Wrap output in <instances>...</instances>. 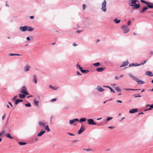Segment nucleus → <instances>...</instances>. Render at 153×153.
Returning <instances> with one entry per match:
<instances>
[{
  "mask_svg": "<svg viewBox=\"0 0 153 153\" xmlns=\"http://www.w3.org/2000/svg\"><path fill=\"white\" fill-rule=\"evenodd\" d=\"M5 136L8 138L13 139V138L12 137L9 133H7L5 134Z\"/></svg>",
  "mask_w": 153,
  "mask_h": 153,
  "instance_id": "obj_27",
  "label": "nucleus"
},
{
  "mask_svg": "<svg viewBox=\"0 0 153 153\" xmlns=\"http://www.w3.org/2000/svg\"><path fill=\"white\" fill-rule=\"evenodd\" d=\"M9 55L10 56H15L14 54H13V53H10V54H9Z\"/></svg>",
  "mask_w": 153,
  "mask_h": 153,
  "instance_id": "obj_58",
  "label": "nucleus"
},
{
  "mask_svg": "<svg viewBox=\"0 0 153 153\" xmlns=\"http://www.w3.org/2000/svg\"><path fill=\"white\" fill-rule=\"evenodd\" d=\"M81 66H80V65L79 64H77L76 65V68H79Z\"/></svg>",
  "mask_w": 153,
  "mask_h": 153,
  "instance_id": "obj_47",
  "label": "nucleus"
},
{
  "mask_svg": "<svg viewBox=\"0 0 153 153\" xmlns=\"http://www.w3.org/2000/svg\"><path fill=\"white\" fill-rule=\"evenodd\" d=\"M30 68V66H29L28 65H26L24 68V71L25 72L29 71Z\"/></svg>",
  "mask_w": 153,
  "mask_h": 153,
  "instance_id": "obj_10",
  "label": "nucleus"
},
{
  "mask_svg": "<svg viewBox=\"0 0 153 153\" xmlns=\"http://www.w3.org/2000/svg\"><path fill=\"white\" fill-rule=\"evenodd\" d=\"M73 45L74 46H77V45L75 43H73Z\"/></svg>",
  "mask_w": 153,
  "mask_h": 153,
  "instance_id": "obj_59",
  "label": "nucleus"
},
{
  "mask_svg": "<svg viewBox=\"0 0 153 153\" xmlns=\"http://www.w3.org/2000/svg\"><path fill=\"white\" fill-rule=\"evenodd\" d=\"M79 69H80V71L82 72L83 70L82 68V67H80L79 68Z\"/></svg>",
  "mask_w": 153,
  "mask_h": 153,
  "instance_id": "obj_54",
  "label": "nucleus"
},
{
  "mask_svg": "<svg viewBox=\"0 0 153 153\" xmlns=\"http://www.w3.org/2000/svg\"><path fill=\"white\" fill-rule=\"evenodd\" d=\"M27 31H31L33 30V28L31 27H29L27 26Z\"/></svg>",
  "mask_w": 153,
  "mask_h": 153,
  "instance_id": "obj_21",
  "label": "nucleus"
},
{
  "mask_svg": "<svg viewBox=\"0 0 153 153\" xmlns=\"http://www.w3.org/2000/svg\"><path fill=\"white\" fill-rule=\"evenodd\" d=\"M15 56H21L22 55H20L19 54H15Z\"/></svg>",
  "mask_w": 153,
  "mask_h": 153,
  "instance_id": "obj_62",
  "label": "nucleus"
},
{
  "mask_svg": "<svg viewBox=\"0 0 153 153\" xmlns=\"http://www.w3.org/2000/svg\"><path fill=\"white\" fill-rule=\"evenodd\" d=\"M131 23V21H128L127 23V25H130Z\"/></svg>",
  "mask_w": 153,
  "mask_h": 153,
  "instance_id": "obj_50",
  "label": "nucleus"
},
{
  "mask_svg": "<svg viewBox=\"0 0 153 153\" xmlns=\"http://www.w3.org/2000/svg\"><path fill=\"white\" fill-rule=\"evenodd\" d=\"M113 118L112 117H108L106 119V121H109L110 120H111Z\"/></svg>",
  "mask_w": 153,
  "mask_h": 153,
  "instance_id": "obj_42",
  "label": "nucleus"
},
{
  "mask_svg": "<svg viewBox=\"0 0 153 153\" xmlns=\"http://www.w3.org/2000/svg\"><path fill=\"white\" fill-rule=\"evenodd\" d=\"M17 97V96H14V97L12 99V100H15L16 99Z\"/></svg>",
  "mask_w": 153,
  "mask_h": 153,
  "instance_id": "obj_48",
  "label": "nucleus"
},
{
  "mask_svg": "<svg viewBox=\"0 0 153 153\" xmlns=\"http://www.w3.org/2000/svg\"><path fill=\"white\" fill-rule=\"evenodd\" d=\"M100 63L99 62H96L94 63L93 65L95 67H97L100 65Z\"/></svg>",
  "mask_w": 153,
  "mask_h": 153,
  "instance_id": "obj_25",
  "label": "nucleus"
},
{
  "mask_svg": "<svg viewBox=\"0 0 153 153\" xmlns=\"http://www.w3.org/2000/svg\"><path fill=\"white\" fill-rule=\"evenodd\" d=\"M115 89L118 92H120L121 91V90L120 88L119 87L117 86L115 88Z\"/></svg>",
  "mask_w": 153,
  "mask_h": 153,
  "instance_id": "obj_32",
  "label": "nucleus"
},
{
  "mask_svg": "<svg viewBox=\"0 0 153 153\" xmlns=\"http://www.w3.org/2000/svg\"><path fill=\"white\" fill-rule=\"evenodd\" d=\"M150 53L151 55H152L153 54V52L152 51H150Z\"/></svg>",
  "mask_w": 153,
  "mask_h": 153,
  "instance_id": "obj_61",
  "label": "nucleus"
},
{
  "mask_svg": "<svg viewBox=\"0 0 153 153\" xmlns=\"http://www.w3.org/2000/svg\"><path fill=\"white\" fill-rule=\"evenodd\" d=\"M68 134L71 136H74V135L70 133H68Z\"/></svg>",
  "mask_w": 153,
  "mask_h": 153,
  "instance_id": "obj_49",
  "label": "nucleus"
},
{
  "mask_svg": "<svg viewBox=\"0 0 153 153\" xmlns=\"http://www.w3.org/2000/svg\"><path fill=\"white\" fill-rule=\"evenodd\" d=\"M133 96L135 98L141 97V96H140L139 94H138L137 95H136V94H134V95Z\"/></svg>",
  "mask_w": 153,
  "mask_h": 153,
  "instance_id": "obj_41",
  "label": "nucleus"
},
{
  "mask_svg": "<svg viewBox=\"0 0 153 153\" xmlns=\"http://www.w3.org/2000/svg\"><path fill=\"white\" fill-rule=\"evenodd\" d=\"M130 1H131V4L130 5L133 7V9H137L140 7V4H136L137 2L138 1L137 0H131Z\"/></svg>",
  "mask_w": 153,
  "mask_h": 153,
  "instance_id": "obj_1",
  "label": "nucleus"
},
{
  "mask_svg": "<svg viewBox=\"0 0 153 153\" xmlns=\"http://www.w3.org/2000/svg\"><path fill=\"white\" fill-rule=\"evenodd\" d=\"M106 1L105 0H104L102 4L101 10L104 12H106L107 10L106 8Z\"/></svg>",
  "mask_w": 153,
  "mask_h": 153,
  "instance_id": "obj_4",
  "label": "nucleus"
},
{
  "mask_svg": "<svg viewBox=\"0 0 153 153\" xmlns=\"http://www.w3.org/2000/svg\"><path fill=\"white\" fill-rule=\"evenodd\" d=\"M34 104L35 105L38 107H39V102L38 101H37L36 99H35L34 100Z\"/></svg>",
  "mask_w": 153,
  "mask_h": 153,
  "instance_id": "obj_23",
  "label": "nucleus"
},
{
  "mask_svg": "<svg viewBox=\"0 0 153 153\" xmlns=\"http://www.w3.org/2000/svg\"><path fill=\"white\" fill-rule=\"evenodd\" d=\"M33 78L35 83V84H36L37 82V79L36 76V75H34Z\"/></svg>",
  "mask_w": 153,
  "mask_h": 153,
  "instance_id": "obj_28",
  "label": "nucleus"
},
{
  "mask_svg": "<svg viewBox=\"0 0 153 153\" xmlns=\"http://www.w3.org/2000/svg\"><path fill=\"white\" fill-rule=\"evenodd\" d=\"M56 98H53L51 100V102H53L56 101Z\"/></svg>",
  "mask_w": 153,
  "mask_h": 153,
  "instance_id": "obj_44",
  "label": "nucleus"
},
{
  "mask_svg": "<svg viewBox=\"0 0 153 153\" xmlns=\"http://www.w3.org/2000/svg\"><path fill=\"white\" fill-rule=\"evenodd\" d=\"M30 19H33L34 18V16H30Z\"/></svg>",
  "mask_w": 153,
  "mask_h": 153,
  "instance_id": "obj_57",
  "label": "nucleus"
},
{
  "mask_svg": "<svg viewBox=\"0 0 153 153\" xmlns=\"http://www.w3.org/2000/svg\"><path fill=\"white\" fill-rule=\"evenodd\" d=\"M45 129L47 130L48 131H50V130L49 128V126L48 125L46 126L45 125Z\"/></svg>",
  "mask_w": 153,
  "mask_h": 153,
  "instance_id": "obj_34",
  "label": "nucleus"
},
{
  "mask_svg": "<svg viewBox=\"0 0 153 153\" xmlns=\"http://www.w3.org/2000/svg\"><path fill=\"white\" fill-rule=\"evenodd\" d=\"M49 87L54 90H56L57 88H56L51 85H49Z\"/></svg>",
  "mask_w": 153,
  "mask_h": 153,
  "instance_id": "obj_33",
  "label": "nucleus"
},
{
  "mask_svg": "<svg viewBox=\"0 0 153 153\" xmlns=\"http://www.w3.org/2000/svg\"><path fill=\"white\" fill-rule=\"evenodd\" d=\"M19 143L20 145H25L27 144L26 143L24 142H19Z\"/></svg>",
  "mask_w": 153,
  "mask_h": 153,
  "instance_id": "obj_36",
  "label": "nucleus"
},
{
  "mask_svg": "<svg viewBox=\"0 0 153 153\" xmlns=\"http://www.w3.org/2000/svg\"><path fill=\"white\" fill-rule=\"evenodd\" d=\"M63 108L64 109H67L68 108V106H65L63 107Z\"/></svg>",
  "mask_w": 153,
  "mask_h": 153,
  "instance_id": "obj_56",
  "label": "nucleus"
},
{
  "mask_svg": "<svg viewBox=\"0 0 153 153\" xmlns=\"http://www.w3.org/2000/svg\"><path fill=\"white\" fill-rule=\"evenodd\" d=\"M5 116V114H4L2 116V120H3L4 119V117Z\"/></svg>",
  "mask_w": 153,
  "mask_h": 153,
  "instance_id": "obj_60",
  "label": "nucleus"
},
{
  "mask_svg": "<svg viewBox=\"0 0 153 153\" xmlns=\"http://www.w3.org/2000/svg\"><path fill=\"white\" fill-rule=\"evenodd\" d=\"M146 61H147V60H144V62H142V63H141L139 64V65L140 66L141 65H143L144 64H145L146 63Z\"/></svg>",
  "mask_w": 153,
  "mask_h": 153,
  "instance_id": "obj_38",
  "label": "nucleus"
},
{
  "mask_svg": "<svg viewBox=\"0 0 153 153\" xmlns=\"http://www.w3.org/2000/svg\"><path fill=\"white\" fill-rule=\"evenodd\" d=\"M19 102V99H17L15 101V104L16 105H17Z\"/></svg>",
  "mask_w": 153,
  "mask_h": 153,
  "instance_id": "obj_39",
  "label": "nucleus"
},
{
  "mask_svg": "<svg viewBox=\"0 0 153 153\" xmlns=\"http://www.w3.org/2000/svg\"><path fill=\"white\" fill-rule=\"evenodd\" d=\"M5 132V130H3L0 133V136H1L2 135L4 134Z\"/></svg>",
  "mask_w": 153,
  "mask_h": 153,
  "instance_id": "obj_40",
  "label": "nucleus"
},
{
  "mask_svg": "<svg viewBox=\"0 0 153 153\" xmlns=\"http://www.w3.org/2000/svg\"><path fill=\"white\" fill-rule=\"evenodd\" d=\"M148 9V8L147 7H143L142 9L140 11V13H143L145 10H147Z\"/></svg>",
  "mask_w": 153,
  "mask_h": 153,
  "instance_id": "obj_19",
  "label": "nucleus"
},
{
  "mask_svg": "<svg viewBox=\"0 0 153 153\" xmlns=\"http://www.w3.org/2000/svg\"><path fill=\"white\" fill-rule=\"evenodd\" d=\"M114 21L115 22V23L116 24L119 23L121 21L120 20V19L118 20L117 18L114 19Z\"/></svg>",
  "mask_w": 153,
  "mask_h": 153,
  "instance_id": "obj_29",
  "label": "nucleus"
},
{
  "mask_svg": "<svg viewBox=\"0 0 153 153\" xmlns=\"http://www.w3.org/2000/svg\"><path fill=\"white\" fill-rule=\"evenodd\" d=\"M148 8H153V4L149 2H148L146 4Z\"/></svg>",
  "mask_w": 153,
  "mask_h": 153,
  "instance_id": "obj_11",
  "label": "nucleus"
},
{
  "mask_svg": "<svg viewBox=\"0 0 153 153\" xmlns=\"http://www.w3.org/2000/svg\"><path fill=\"white\" fill-rule=\"evenodd\" d=\"M83 150H86V151H91L92 150L91 149H83Z\"/></svg>",
  "mask_w": 153,
  "mask_h": 153,
  "instance_id": "obj_45",
  "label": "nucleus"
},
{
  "mask_svg": "<svg viewBox=\"0 0 153 153\" xmlns=\"http://www.w3.org/2000/svg\"><path fill=\"white\" fill-rule=\"evenodd\" d=\"M128 63H129V62H128V60H127L125 62H124L123 63L122 65L120 66V67H123L126 66L128 65Z\"/></svg>",
  "mask_w": 153,
  "mask_h": 153,
  "instance_id": "obj_14",
  "label": "nucleus"
},
{
  "mask_svg": "<svg viewBox=\"0 0 153 153\" xmlns=\"http://www.w3.org/2000/svg\"><path fill=\"white\" fill-rule=\"evenodd\" d=\"M139 89H132L130 88H125L124 89V90L126 91H137L139 90Z\"/></svg>",
  "mask_w": 153,
  "mask_h": 153,
  "instance_id": "obj_30",
  "label": "nucleus"
},
{
  "mask_svg": "<svg viewBox=\"0 0 153 153\" xmlns=\"http://www.w3.org/2000/svg\"><path fill=\"white\" fill-rule=\"evenodd\" d=\"M128 75L133 80H135L139 84H142L144 83L143 81L137 78L136 77L133 76L131 74L129 73Z\"/></svg>",
  "mask_w": 153,
  "mask_h": 153,
  "instance_id": "obj_2",
  "label": "nucleus"
},
{
  "mask_svg": "<svg viewBox=\"0 0 153 153\" xmlns=\"http://www.w3.org/2000/svg\"><path fill=\"white\" fill-rule=\"evenodd\" d=\"M77 74L78 75H81L82 74H80L79 72L77 71L76 72Z\"/></svg>",
  "mask_w": 153,
  "mask_h": 153,
  "instance_id": "obj_52",
  "label": "nucleus"
},
{
  "mask_svg": "<svg viewBox=\"0 0 153 153\" xmlns=\"http://www.w3.org/2000/svg\"><path fill=\"white\" fill-rule=\"evenodd\" d=\"M86 119L85 118H81L79 120L80 122H85L86 121Z\"/></svg>",
  "mask_w": 153,
  "mask_h": 153,
  "instance_id": "obj_24",
  "label": "nucleus"
},
{
  "mask_svg": "<svg viewBox=\"0 0 153 153\" xmlns=\"http://www.w3.org/2000/svg\"><path fill=\"white\" fill-rule=\"evenodd\" d=\"M140 1L143 3H144L146 4L147 3L148 1H145L143 0H140Z\"/></svg>",
  "mask_w": 153,
  "mask_h": 153,
  "instance_id": "obj_43",
  "label": "nucleus"
},
{
  "mask_svg": "<svg viewBox=\"0 0 153 153\" xmlns=\"http://www.w3.org/2000/svg\"><path fill=\"white\" fill-rule=\"evenodd\" d=\"M83 9L84 10L85 9V8L86 7V6L85 5V4H83Z\"/></svg>",
  "mask_w": 153,
  "mask_h": 153,
  "instance_id": "obj_53",
  "label": "nucleus"
},
{
  "mask_svg": "<svg viewBox=\"0 0 153 153\" xmlns=\"http://www.w3.org/2000/svg\"><path fill=\"white\" fill-rule=\"evenodd\" d=\"M19 29L22 32L27 31V25L20 27H19Z\"/></svg>",
  "mask_w": 153,
  "mask_h": 153,
  "instance_id": "obj_7",
  "label": "nucleus"
},
{
  "mask_svg": "<svg viewBox=\"0 0 153 153\" xmlns=\"http://www.w3.org/2000/svg\"><path fill=\"white\" fill-rule=\"evenodd\" d=\"M85 130V127H84L83 126H82L81 128L78 131V134H80L82 132H83L84 130Z\"/></svg>",
  "mask_w": 153,
  "mask_h": 153,
  "instance_id": "obj_12",
  "label": "nucleus"
},
{
  "mask_svg": "<svg viewBox=\"0 0 153 153\" xmlns=\"http://www.w3.org/2000/svg\"><path fill=\"white\" fill-rule=\"evenodd\" d=\"M89 72L88 70H83L82 72L84 74H87Z\"/></svg>",
  "mask_w": 153,
  "mask_h": 153,
  "instance_id": "obj_31",
  "label": "nucleus"
},
{
  "mask_svg": "<svg viewBox=\"0 0 153 153\" xmlns=\"http://www.w3.org/2000/svg\"><path fill=\"white\" fill-rule=\"evenodd\" d=\"M38 123L39 126L42 127H44L46 125V124L45 123L40 121L38 122Z\"/></svg>",
  "mask_w": 153,
  "mask_h": 153,
  "instance_id": "obj_8",
  "label": "nucleus"
},
{
  "mask_svg": "<svg viewBox=\"0 0 153 153\" xmlns=\"http://www.w3.org/2000/svg\"><path fill=\"white\" fill-rule=\"evenodd\" d=\"M115 79H119V78L117 76H116L115 77Z\"/></svg>",
  "mask_w": 153,
  "mask_h": 153,
  "instance_id": "obj_64",
  "label": "nucleus"
},
{
  "mask_svg": "<svg viewBox=\"0 0 153 153\" xmlns=\"http://www.w3.org/2000/svg\"><path fill=\"white\" fill-rule=\"evenodd\" d=\"M105 69L103 68H98L96 69V71L98 72H101L103 71Z\"/></svg>",
  "mask_w": 153,
  "mask_h": 153,
  "instance_id": "obj_17",
  "label": "nucleus"
},
{
  "mask_svg": "<svg viewBox=\"0 0 153 153\" xmlns=\"http://www.w3.org/2000/svg\"><path fill=\"white\" fill-rule=\"evenodd\" d=\"M45 133V131L43 130V129H42V130H41L40 132L37 134V136L41 137Z\"/></svg>",
  "mask_w": 153,
  "mask_h": 153,
  "instance_id": "obj_15",
  "label": "nucleus"
},
{
  "mask_svg": "<svg viewBox=\"0 0 153 153\" xmlns=\"http://www.w3.org/2000/svg\"><path fill=\"white\" fill-rule=\"evenodd\" d=\"M149 107H150V108H148L147 110H145V111L149 110H151V109H152L153 108V104L151 105H149Z\"/></svg>",
  "mask_w": 153,
  "mask_h": 153,
  "instance_id": "obj_35",
  "label": "nucleus"
},
{
  "mask_svg": "<svg viewBox=\"0 0 153 153\" xmlns=\"http://www.w3.org/2000/svg\"><path fill=\"white\" fill-rule=\"evenodd\" d=\"M25 105L26 107H30L31 105L30 103H27L25 104Z\"/></svg>",
  "mask_w": 153,
  "mask_h": 153,
  "instance_id": "obj_37",
  "label": "nucleus"
},
{
  "mask_svg": "<svg viewBox=\"0 0 153 153\" xmlns=\"http://www.w3.org/2000/svg\"><path fill=\"white\" fill-rule=\"evenodd\" d=\"M121 28L123 32L125 33H127L130 30L129 28L126 25H123L122 26Z\"/></svg>",
  "mask_w": 153,
  "mask_h": 153,
  "instance_id": "obj_3",
  "label": "nucleus"
},
{
  "mask_svg": "<svg viewBox=\"0 0 153 153\" xmlns=\"http://www.w3.org/2000/svg\"><path fill=\"white\" fill-rule=\"evenodd\" d=\"M19 97L21 98H24L25 97L26 95L23 94H19Z\"/></svg>",
  "mask_w": 153,
  "mask_h": 153,
  "instance_id": "obj_26",
  "label": "nucleus"
},
{
  "mask_svg": "<svg viewBox=\"0 0 153 153\" xmlns=\"http://www.w3.org/2000/svg\"><path fill=\"white\" fill-rule=\"evenodd\" d=\"M26 39L28 41H30V38L29 37H27V38H26Z\"/></svg>",
  "mask_w": 153,
  "mask_h": 153,
  "instance_id": "obj_51",
  "label": "nucleus"
},
{
  "mask_svg": "<svg viewBox=\"0 0 153 153\" xmlns=\"http://www.w3.org/2000/svg\"><path fill=\"white\" fill-rule=\"evenodd\" d=\"M140 66L139 64H137V63L134 64L133 63H132L131 64H130L129 65V67H131L132 66Z\"/></svg>",
  "mask_w": 153,
  "mask_h": 153,
  "instance_id": "obj_22",
  "label": "nucleus"
},
{
  "mask_svg": "<svg viewBox=\"0 0 153 153\" xmlns=\"http://www.w3.org/2000/svg\"><path fill=\"white\" fill-rule=\"evenodd\" d=\"M138 111V109L137 108H134L131 109L129 111V113H135Z\"/></svg>",
  "mask_w": 153,
  "mask_h": 153,
  "instance_id": "obj_16",
  "label": "nucleus"
},
{
  "mask_svg": "<svg viewBox=\"0 0 153 153\" xmlns=\"http://www.w3.org/2000/svg\"><path fill=\"white\" fill-rule=\"evenodd\" d=\"M103 87L109 88L111 90V92H112L115 93V91L113 89L109 86L104 85L103 86Z\"/></svg>",
  "mask_w": 153,
  "mask_h": 153,
  "instance_id": "obj_18",
  "label": "nucleus"
},
{
  "mask_svg": "<svg viewBox=\"0 0 153 153\" xmlns=\"http://www.w3.org/2000/svg\"><path fill=\"white\" fill-rule=\"evenodd\" d=\"M8 103L11 105V107H13V105L11 102H8Z\"/></svg>",
  "mask_w": 153,
  "mask_h": 153,
  "instance_id": "obj_63",
  "label": "nucleus"
},
{
  "mask_svg": "<svg viewBox=\"0 0 153 153\" xmlns=\"http://www.w3.org/2000/svg\"><path fill=\"white\" fill-rule=\"evenodd\" d=\"M117 102H119V103H122V101H121V100H118L117 101Z\"/></svg>",
  "mask_w": 153,
  "mask_h": 153,
  "instance_id": "obj_55",
  "label": "nucleus"
},
{
  "mask_svg": "<svg viewBox=\"0 0 153 153\" xmlns=\"http://www.w3.org/2000/svg\"><path fill=\"white\" fill-rule=\"evenodd\" d=\"M109 128L112 129L115 128V127L113 126H109L108 127Z\"/></svg>",
  "mask_w": 153,
  "mask_h": 153,
  "instance_id": "obj_46",
  "label": "nucleus"
},
{
  "mask_svg": "<svg viewBox=\"0 0 153 153\" xmlns=\"http://www.w3.org/2000/svg\"><path fill=\"white\" fill-rule=\"evenodd\" d=\"M20 92L23 94H25L26 95L29 94L28 93L27 91V89L25 86H23L20 90Z\"/></svg>",
  "mask_w": 153,
  "mask_h": 153,
  "instance_id": "obj_5",
  "label": "nucleus"
},
{
  "mask_svg": "<svg viewBox=\"0 0 153 153\" xmlns=\"http://www.w3.org/2000/svg\"><path fill=\"white\" fill-rule=\"evenodd\" d=\"M145 74L149 76H152L153 75V74H152V72L149 71H146Z\"/></svg>",
  "mask_w": 153,
  "mask_h": 153,
  "instance_id": "obj_20",
  "label": "nucleus"
},
{
  "mask_svg": "<svg viewBox=\"0 0 153 153\" xmlns=\"http://www.w3.org/2000/svg\"><path fill=\"white\" fill-rule=\"evenodd\" d=\"M96 89L97 90L100 92H102L104 90V89L100 86H97V87Z\"/></svg>",
  "mask_w": 153,
  "mask_h": 153,
  "instance_id": "obj_13",
  "label": "nucleus"
},
{
  "mask_svg": "<svg viewBox=\"0 0 153 153\" xmlns=\"http://www.w3.org/2000/svg\"><path fill=\"white\" fill-rule=\"evenodd\" d=\"M79 120L77 118L73 119L72 120H69V123L70 125L73 124L75 121H78Z\"/></svg>",
  "mask_w": 153,
  "mask_h": 153,
  "instance_id": "obj_9",
  "label": "nucleus"
},
{
  "mask_svg": "<svg viewBox=\"0 0 153 153\" xmlns=\"http://www.w3.org/2000/svg\"><path fill=\"white\" fill-rule=\"evenodd\" d=\"M88 123L90 125H96L98 126H100V125H99L97 124L94 121L93 119H88L87 120Z\"/></svg>",
  "mask_w": 153,
  "mask_h": 153,
  "instance_id": "obj_6",
  "label": "nucleus"
}]
</instances>
